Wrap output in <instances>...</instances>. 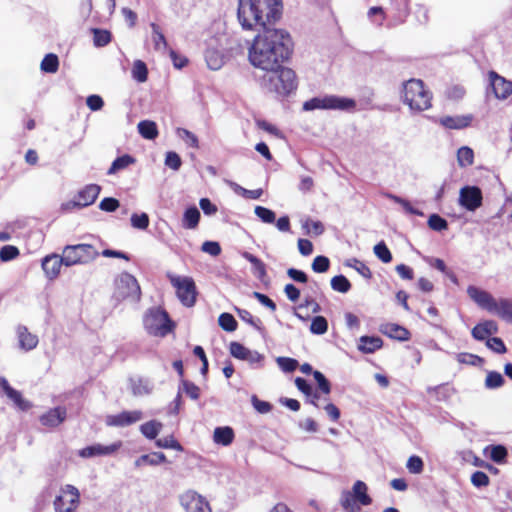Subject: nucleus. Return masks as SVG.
<instances>
[{
	"label": "nucleus",
	"instance_id": "1a4fd4ad",
	"mask_svg": "<svg viewBox=\"0 0 512 512\" xmlns=\"http://www.w3.org/2000/svg\"><path fill=\"white\" fill-rule=\"evenodd\" d=\"M62 254L66 260V267L86 264L99 255L94 246L90 244L67 245L63 248Z\"/></svg>",
	"mask_w": 512,
	"mask_h": 512
},
{
	"label": "nucleus",
	"instance_id": "bf43d9fd",
	"mask_svg": "<svg viewBox=\"0 0 512 512\" xmlns=\"http://www.w3.org/2000/svg\"><path fill=\"white\" fill-rule=\"evenodd\" d=\"M375 255L383 262L389 263L392 260V254L384 242H380L374 246Z\"/></svg>",
	"mask_w": 512,
	"mask_h": 512
},
{
	"label": "nucleus",
	"instance_id": "7ed1b4c3",
	"mask_svg": "<svg viewBox=\"0 0 512 512\" xmlns=\"http://www.w3.org/2000/svg\"><path fill=\"white\" fill-rule=\"evenodd\" d=\"M264 71L260 83L266 91L286 97L297 89V76L291 68L281 64L276 69Z\"/></svg>",
	"mask_w": 512,
	"mask_h": 512
},
{
	"label": "nucleus",
	"instance_id": "72a5a7b5",
	"mask_svg": "<svg viewBox=\"0 0 512 512\" xmlns=\"http://www.w3.org/2000/svg\"><path fill=\"white\" fill-rule=\"evenodd\" d=\"M139 134L147 140H154L158 136V128L154 121L143 120L137 125Z\"/></svg>",
	"mask_w": 512,
	"mask_h": 512
},
{
	"label": "nucleus",
	"instance_id": "2eb2a0df",
	"mask_svg": "<svg viewBox=\"0 0 512 512\" xmlns=\"http://www.w3.org/2000/svg\"><path fill=\"white\" fill-rule=\"evenodd\" d=\"M142 417L143 414L139 410L123 411L119 414L107 415L105 423L107 426L125 427L138 422Z\"/></svg>",
	"mask_w": 512,
	"mask_h": 512
},
{
	"label": "nucleus",
	"instance_id": "e2e57ef3",
	"mask_svg": "<svg viewBox=\"0 0 512 512\" xmlns=\"http://www.w3.org/2000/svg\"><path fill=\"white\" fill-rule=\"evenodd\" d=\"M276 362L279 368L286 373L293 372L298 366V361L289 357H278Z\"/></svg>",
	"mask_w": 512,
	"mask_h": 512
},
{
	"label": "nucleus",
	"instance_id": "338daca9",
	"mask_svg": "<svg viewBox=\"0 0 512 512\" xmlns=\"http://www.w3.org/2000/svg\"><path fill=\"white\" fill-rule=\"evenodd\" d=\"M156 445L160 448L165 449H175L177 451L182 450V446L179 444V442L173 437V436H167L164 438H160L156 441Z\"/></svg>",
	"mask_w": 512,
	"mask_h": 512
},
{
	"label": "nucleus",
	"instance_id": "a18cd8bd",
	"mask_svg": "<svg viewBox=\"0 0 512 512\" xmlns=\"http://www.w3.org/2000/svg\"><path fill=\"white\" fill-rule=\"evenodd\" d=\"M93 43L96 47H104L111 41V33L108 30L92 29Z\"/></svg>",
	"mask_w": 512,
	"mask_h": 512
},
{
	"label": "nucleus",
	"instance_id": "aec40b11",
	"mask_svg": "<svg viewBox=\"0 0 512 512\" xmlns=\"http://www.w3.org/2000/svg\"><path fill=\"white\" fill-rule=\"evenodd\" d=\"M16 335L18 338L19 348L23 351H31L38 345V336L29 332L28 328L24 325H18L16 328Z\"/></svg>",
	"mask_w": 512,
	"mask_h": 512
},
{
	"label": "nucleus",
	"instance_id": "603ef678",
	"mask_svg": "<svg viewBox=\"0 0 512 512\" xmlns=\"http://www.w3.org/2000/svg\"><path fill=\"white\" fill-rule=\"evenodd\" d=\"M181 392L183 391L192 400H198L200 397V388L191 381L182 380Z\"/></svg>",
	"mask_w": 512,
	"mask_h": 512
},
{
	"label": "nucleus",
	"instance_id": "8fccbe9b",
	"mask_svg": "<svg viewBox=\"0 0 512 512\" xmlns=\"http://www.w3.org/2000/svg\"><path fill=\"white\" fill-rule=\"evenodd\" d=\"M254 213L263 223L266 224H272L276 220L275 212L263 206H256Z\"/></svg>",
	"mask_w": 512,
	"mask_h": 512
},
{
	"label": "nucleus",
	"instance_id": "f3484780",
	"mask_svg": "<svg viewBox=\"0 0 512 512\" xmlns=\"http://www.w3.org/2000/svg\"><path fill=\"white\" fill-rule=\"evenodd\" d=\"M490 84L497 99H507L512 94V81L505 79L496 72L489 73Z\"/></svg>",
	"mask_w": 512,
	"mask_h": 512
},
{
	"label": "nucleus",
	"instance_id": "e433bc0d",
	"mask_svg": "<svg viewBox=\"0 0 512 512\" xmlns=\"http://www.w3.org/2000/svg\"><path fill=\"white\" fill-rule=\"evenodd\" d=\"M150 27L152 29V41H153L155 50H158V51L166 50L167 41H166V38H165L164 34L162 33L159 25H157L156 23L153 22L150 24Z\"/></svg>",
	"mask_w": 512,
	"mask_h": 512
},
{
	"label": "nucleus",
	"instance_id": "3c124183",
	"mask_svg": "<svg viewBox=\"0 0 512 512\" xmlns=\"http://www.w3.org/2000/svg\"><path fill=\"white\" fill-rule=\"evenodd\" d=\"M205 60L211 70H218L223 65V57L213 50L206 51Z\"/></svg>",
	"mask_w": 512,
	"mask_h": 512
},
{
	"label": "nucleus",
	"instance_id": "13d9d810",
	"mask_svg": "<svg viewBox=\"0 0 512 512\" xmlns=\"http://www.w3.org/2000/svg\"><path fill=\"white\" fill-rule=\"evenodd\" d=\"M389 198L392 199L395 203L397 204H400L403 209L405 210V212L409 213V214H412V215H417V216H423V212L420 211L419 209H416L414 208L411 203L406 200V199H403L399 196H396V195H389Z\"/></svg>",
	"mask_w": 512,
	"mask_h": 512
},
{
	"label": "nucleus",
	"instance_id": "5fc2aeb1",
	"mask_svg": "<svg viewBox=\"0 0 512 512\" xmlns=\"http://www.w3.org/2000/svg\"><path fill=\"white\" fill-rule=\"evenodd\" d=\"M406 468L411 474H420L424 469L423 460L417 455H412L407 460Z\"/></svg>",
	"mask_w": 512,
	"mask_h": 512
},
{
	"label": "nucleus",
	"instance_id": "c85d7f7f",
	"mask_svg": "<svg viewBox=\"0 0 512 512\" xmlns=\"http://www.w3.org/2000/svg\"><path fill=\"white\" fill-rule=\"evenodd\" d=\"M472 121V117L469 115L466 116H446L440 119V123L448 129H462L467 126Z\"/></svg>",
	"mask_w": 512,
	"mask_h": 512
},
{
	"label": "nucleus",
	"instance_id": "6e6552de",
	"mask_svg": "<svg viewBox=\"0 0 512 512\" xmlns=\"http://www.w3.org/2000/svg\"><path fill=\"white\" fill-rule=\"evenodd\" d=\"M80 505V492L74 485L60 487L53 501L54 512H76Z\"/></svg>",
	"mask_w": 512,
	"mask_h": 512
},
{
	"label": "nucleus",
	"instance_id": "ea45409f",
	"mask_svg": "<svg viewBox=\"0 0 512 512\" xmlns=\"http://www.w3.org/2000/svg\"><path fill=\"white\" fill-rule=\"evenodd\" d=\"M457 161L459 166L467 167L473 164L474 162V152L468 146H463L457 151Z\"/></svg>",
	"mask_w": 512,
	"mask_h": 512
},
{
	"label": "nucleus",
	"instance_id": "f704fd0d",
	"mask_svg": "<svg viewBox=\"0 0 512 512\" xmlns=\"http://www.w3.org/2000/svg\"><path fill=\"white\" fill-rule=\"evenodd\" d=\"M135 159L128 155H122L117 157L111 164L110 168L107 171L108 175L116 174L117 172L126 169L129 165L133 164Z\"/></svg>",
	"mask_w": 512,
	"mask_h": 512
},
{
	"label": "nucleus",
	"instance_id": "58836bf2",
	"mask_svg": "<svg viewBox=\"0 0 512 512\" xmlns=\"http://www.w3.org/2000/svg\"><path fill=\"white\" fill-rule=\"evenodd\" d=\"M340 504L347 512H358L360 510V506L355 501L353 494L348 490L341 493Z\"/></svg>",
	"mask_w": 512,
	"mask_h": 512
},
{
	"label": "nucleus",
	"instance_id": "774afa93",
	"mask_svg": "<svg viewBox=\"0 0 512 512\" xmlns=\"http://www.w3.org/2000/svg\"><path fill=\"white\" fill-rule=\"evenodd\" d=\"M330 261L326 256H317L312 262V269L316 273H324L329 269Z\"/></svg>",
	"mask_w": 512,
	"mask_h": 512
},
{
	"label": "nucleus",
	"instance_id": "a878e982",
	"mask_svg": "<svg viewBox=\"0 0 512 512\" xmlns=\"http://www.w3.org/2000/svg\"><path fill=\"white\" fill-rule=\"evenodd\" d=\"M380 332L399 341H407L410 338V332L403 326L395 323L382 324L380 326Z\"/></svg>",
	"mask_w": 512,
	"mask_h": 512
},
{
	"label": "nucleus",
	"instance_id": "69168bd1",
	"mask_svg": "<svg viewBox=\"0 0 512 512\" xmlns=\"http://www.w3.org/2000/svg\"><path fill=\"white\" fill-rule=\"evenodd\" d=\"M507 457V449L502 445L491 446L490 458L496 463H502Z\"/></svg>",
	"mask_w": 512,
	"mask_h": 512
},
{
	"label": "nucleus",
	"instance_id": "f257e3e1",
	"mask_svg": "<svg viewBox=\"0 0 512 512\" xmlns=\"http://www.w3.org/2000/svg\"><path fill=\"white\" fill-rule=\"evenodd\" d=\"M293 51V41L284 29H265L258 33L248 50L252 66L261 70H272L287 61Z\"/></svg>",
	"mask_w": 512,
	"mask_h": 512
},
{
	"label": "nucleus",
	"instance_id": "473e14b6",
	"mask_svg": "<svg viewBox=\"0 0 512 512\" xmlns=\"http://www.w3.org/2000/svg\"><path fill=\"white\" fill-rule=\"evenodd\" d=\"M132 393L135 396H143L150 394L154 389L152 381L144 378H138L131 381Z\"/></svg>",
	"mask_w": 512,
	"mask_h": 512
},
{
	"label": "nucleus",
	"instance_id": "9b49d317",
	"mask_svg": "<svg viewBox=\"0 0 512 512\" xmlns=\"http://www.w3.org/2000/svg\"><path fill=\"white\" fill-rule=\"evenodd\" d=\"M101 187L97 184H88L82 188L71 201L63 203L61 209L71 211L75 208H84L92 205L98 198Z\"/></svg>",
	"mask_w": 512,
	"mask_h": 512
},
{
	"label": "nucleus",
	"instance_id": "9d476101",
	"mask_svg": "<svg viewBox=\"0 0 512 512\" xmlns=\"http://www.w3.org/2000/svg\"><path fill=\"white\" fill-rule=\"evenodd\" d=\"M140 294V286L133 275L124 272L115 279V291L113 296L118 301L125 299L138 301Z\"/></svg>",
	"mask_w": 512,
	"mask_h": 512
},
{
	"label": "nucleus",
	"instance_id": "0e129e2a",
	"mask_svg": "<svg viewBox=\"0 0 512 512\" xmlns=\"http://www.w3.org/2000/svg\"><path fill=\"white\" fill-rule=\"evenodd\" d=\"M132 227L140 230H145L149 226V217L146 213H134L131 216Z\"/></svg>",
	"mask_w": 512,
	"mask_h": 512
},
{
	"label": "nucleus",
	"instance_id": "4c0bfd02",
	"mask_svg": "<svg viewBox=\"0 0 512 512\" xmlns=\"http://www.w3.org/2000/svg\"><path fill=\"white\" fill-rule=\"evenodd\" d=\"M162 429V423L151 420L140 426L141 433L148 439H155Z\"/></svg>",
	"mask_w": 512,
	"mask_h": 512
},
{
	"label": "nucleus",
	"instance_id": "a19ab883",
	"mask_svg": "<svg viewBox=\"0 0 512 512\" xmlns=\"http://www.w3.org/2000/svg\"><path fill=\"white\" fill-rule=\"evenodd\" d=\"M132 77L137 82L143 83L147 80L148 69L142 60H135L132 67Z\"/></svg>",
	"mask_w": 512,
	"mask_h": 512
},
{
	"label": "nucleus",
	"instance_id": "4468645a",
	"mask_svg": "<svg viewBox=\"0 0 512 512\" xmlns=\"http://www.w3.org/2000/svg\"><path fill=\"white\" fill-rule=\"evenodd\" d=\"M66 266L65 257L58 254L46 255L42 261L41 266L47 279L55 280L61 272V267Z\"/></svg>",
	"mask_w": 512,
	"mask_h": 512
},
{
	"label": "nucleus",
	"instance_id": "6e6d98bb",
	"mask_svg": "<svg viewBox=\"0 0 512 512\" xmlns=\"http://www.w3.org/2000/svg\"><path fill=\"white\" fill-rule=\"evenodd\" d=\"M428 226L434 231H443L448 227V222L438 214H432L428 219Z\"/></svg>",
	"mask_w": 512,
	"mask_h": 512
},
{
	"label": "nucleus",
	"instance_id": "c9c22d12",
	"mask_svg": "<svg viewBox=\"0 0 512 512\" xmlns=\"http://www.w3.org/2000/svg\"><path fill=\"white\" fill-rule=\"evenodd\" d=\"M307 307H311L312 313H314V314H317V313H319L321 311V306L319 305V303H317L312 298H306L303 303H301L299 306H297L294 309L295 317H297L299 320H301L303 322L308 321L309 316L308 315L307 316H303L300 313V310H302L303 308H307Z\"/></svg>",
	"mask_w": 512,
	"mask_h": 512
},
{
	"label": "nucleus",
	"instance_id": "20e7f679",
	"mask_svg": "<svg viewBox=\"0 0 512 512\" xmlns=\"http://www.w3.org/2000/svg\"><path fill=\"white\" fill-rule=\"evenodd\" d=\"M402 98L414 111H424L431 107V94L418 79H410L404 84Z\"/></svg>",
	"mask_w": 512,
	"mask_h": 512
},
{
	"label": "nucleus",
	"instance_id": "0eeeda50",
	"mask_svg": "<svg viewBox=\"0 0 512 512\" xmlns=\"http://www.w3.org/2000/svg\"><path fill=\"white\" fill-rule=\"evenodd\" d=\"M167 278L176 289L180 302L186 307H192L195 304L197 294L194 280L188 276H179L172 273H168Z\"/></svg>",
	"mask_w": 512,
	"mask_h": 512
},
{
	"label": "nucleus",
	"instance_id": "864d4df0",
	"mask_svg": "<svg viewBox=\"0 0 512 512\" xmlns=\"http://www.w3.org/2000/svg\"><path fill=\"white\" fill-rule=\"evenodd\" d=\"M504 378L503 376L496 371H491L487 374L485 379V386L488 389H496L503 385Z\"/></svg>",
	"mask_w": 512,
	"mask_h": 512
},
{
	"label": "nucleus",
	"instance_id": "393cba45",
	"mask_svg": "<svg viewBox=\"0 0 512 512\" xmlns=\"http://www.w3.org/2000/svg\"><path fill=\"white\" fill-rule=\"evenodd\" d=\"M491 314H494L502 320L512 323V299H496Z\"/></svg>",
	"mask_w": 512,
	"mask_h": 512
},
{
	"label": "nucleus",
	"instance_id": "a211bd4d",
	"mask_svg": "<svg viewBox=\"0 0 512 512\" xmlns=\"http://www.w3.org/2000/svg\"><path fill=\"white\" fill-rule=\"evenodd\" d=\"M468 296L482 309L492 311L496 299L487 291L470 285L467 288Z\"/></svg>",
	"mask_w": 512,
	"mask_h": 512
},
{
	"label": "nucleus",
	"instance_id": "6ab92c4d",
	"mask_svg": "<svg viewBox=\"0 0 512 512\" xmlns=\"http://www.w3.org/2000/svg\"><path fill=\"white\" fill-rule=\"evenodd\" d=\"M392 18L389 26L402 24L409 15V0H390Z\"/></svg>",
	"mask_w": 512,
	"mask_h": 512
},
{
	"label": "nucleus",
	"instance_id": "09e8293b",
	"mask_svg": "<svg viewBox=\"0 0 512 512\" xmlns=\"http://www.w3.org/2000/svg\"><path fill=\"white\" fill-rule=\"evenodd\" d=\"M219 326L227 331V332H233L237 328V321L230 313H222L220 314L218 318Z\"/></svg>",
	"mask_w": 512,
	"mask_h": 512
},
{
	"label": "nucleus",
	"instance_id": "49530a36",
	"mask_svg": "<svg viewBox=\"0 0 512 512\" xmlns=\"http://www.w3.org/2000/svg\"><path fill=\"white\" fill-rule=\"evenodd\" d=\"M331 288L340 293H347L351 289V283L345 276L337 275L331 279Z\"/></svg>",
	"mask_w": 512,
	"mask_h": 512
},
{
	"label": "nucleus",
	"instance_id": "b1692460",
	"mask_svg": "<svg viewBox=\"0 0 512 512\" xmlns=\"http://www.w3.org/2000/svg\"><path fill=\"white\" fill-rule=\"evenodd\" d=\"M498 332V325L493 320H485L478 323L471 331L474 339L484 341L490 339L489 337Z\"/></svg>",
	"mask_w": 512,
	"mask_h": 512
},
{
	"label": "nucleus",
	"instance_id": "37998d69",
	"mask_svg": "<svg viewBox=\"0 0 512 512\" xmlns=\"http://www.w3.org/2000/svg\"><path fill=\"white\" fill-rule=\"evenodd\" d=\"M59 67V60L57 55L55 54H47L40 65V68L45 73H55L57 72Z\"/></svg>",
	"mask_w": 512,
	"mask_h": 512
},
{
	"label": "nucleus",
	"instance_id": "4d7b16f0",
	"mask_svg": "<svg viewBox=\"0 0 512 512\" xmlns=\"http://www.w3.org/2000/svg\"><path fill=\"white\" fill-rule=\"evenodd\" d=\"M19 254V249L16 246L5 245L0 249V260L2 262H8L17 258Z\"/></svg>",
	"mask_w": 512,
	"mask_h": 512
},
{
	"label": "nucleus",
	"instance_id": "423d86ee",
	"mask_svg": "<svg viewBox=\"0 0 512 512\" xmlns=\"http://www.w3.org/2000/svg\"><path fill=\"white\" fill-rule=\"evenodd\" d=\"M144 327L150 335L164 337L173 329V324L166 311L151 308L143 319Z\"/></svg>",
	"mask_w": 512,
	"mask_h": 512
},
{
	"label": "nucleus",
	"instance_id": "f03ea898",
	"mask_svg": "<svg viewBox=\"0 0 512 512\" xmlns=\"http://www.w3.org/2000/svg\"><path fill=\"white\" fill-rule=\"evenodd\" d=\"M283 13L282 0H239L237 18L242 29L265 31L272 29Z\"/></svg>",
	"mask_w": 512,
	"mask_h": 512
},
{
	"label": "nucleus",
	"instance_id": "ddd939ff",
	"mask_svg": "<svg viewBox=\"0 0 512 512\" xmlns=\"http://www.w3.org/2000/svg\"><path fill=\"white\" fill-rule=\"evenodd\" d=\"M482 191L477 186H464L459 192V204L468 211H475L482 205Z\"/></svg>",
	"mask_w": 512,
	"mask_h": 512
},
{
	"label": "nucleus",
	"instance_id": "79ce46f5",
	"mask_svg": "<svg viewBox=\"0 0 512 512\" xmlns=\"http://www.w3.org/2000/svg\"><path fill=\"white\" fill-rule=\"evenodd\" d=\"M310 332L314 335H323L328 330V321L323 316H315L311 320Z\"/></svg>",
	"mask_w": 512,
	"mask_h": 512
},
{
	"label": "nucleus",
	"instance_id": "de8ad7c7",
	"mask_svg": "<svg viewBox=\"0 0 512 512\" xmlns=\"http://www.w3.org/2000/svg\"><path fill=\"white\" fill-rule=\"evenodd\" d=\"M177 136L182 139L188 146L192 148H198L199 147V141L197 136L192 133L191 131L185 129V128H177L176 130Z\"/></svg>",
	"mask_w": 512,
	"mask_h": 512
},
{
	"label": "nucleus",
	"instance_id": "2f4dec72",
	"mask_svg": "<svg viewBox=\"0 0 512 512\" xmlns=\"http://www.w3.org/2000/svg\"><path fill=\"white\" fill-rule=\"evenodd\" d=\"M242 256L252 264L253 274L259 280H263L267 275L265 264L258 257L254 256L249 252H243Z\"/></svg>",
	"mask_w": 512,
	"mask_h": 512
},
{
	"label": "nucleus",
	"instance_id": "5701e85b",
	"mask_svg": "<svg viewBox=\"0 0 512 512\" xmlns=\"http://www.w3.org/2000/svg\"><path fill=\"white\" fill-rule=\"evenodd\" d=\"M66 416V408L59 406L48 410L40 416L39 420L43 426L57 427L66 419Z\"/></svg>",
	"mask_w": 512,
	"mask_h": 512
},
{
	"label": "nucleus",
	"instance_id": "412c9836",
	"mask_svg": "<svg viewBox=\"0 0 512 512\" xmlns=\"http://www.w3.org/2000/svg\"><path fill=\"white\" fill-rule=\"evenodd\" d=\"M0 390L21 410H27L31 407V404L23 399L22 394L12 388L4 377H0Z\"/></svg>",
	"mask_w": 512,
	"mask_h": 512
},
{
	"label": "nucleus",
	"instance_id": "7c9ffc66",
	"mask_svg": "<svg viewBox=\"0 0 512 512\" xmlns=\"http://www.w3.org/2000/svg\"><path fill=\"white\" fill-rule=\"evenodd\" d=\"M200 212L195 206H191L187 208L182 217V227L185 229H195L197 228L200 220Z\"/></svg>",
	"mask_w": 512,
	"mask_h": 512
},
{
	"label": "nucleus",
	"instance_id": "39448f33",
	"mask_svg": "<svg viewBox=\"0 0 512 512\" xmlns=\"http://www.w3.org/2000/svg\"><path fill=\"white\" fill-rule=\"evenodd\" d=\"M302 108L304 111L319 109L353 112L356 108V101L348 97L326 94L305 101Z\"/></svg>",
	"mask_w": 512,
	"mask_h": 512
},
{
	"label": "nucleus",
	"instance_id": "bb28decb",
	"mask_svg": "<svg viewBox=\"0 0 512 512\" xmlns=\"http://www.w3.org/2000/svg\"><path fill=\"white\" fill-rule=\"evenodd\" d=\"M351 493L357 503L363 506L370 505L372 503L371 497L368 495V487L366 483L361 480H357L353 486Z\"/></svg>",
	"mask_w": 512,
	"mask_h": 512
},
{
	"label": "nucleus",
	"instance_id": "680f3d73",
	"mask_svg": "<svg viewBox=\"0 0 512 512\" xmlns=\"http://www.w3.org/2000/svg\"><path fill=\"white\" fill-rule=\"evenodd\" d=\"M237 312L238 316L242 321L248 323L249 325H251L252 327L259 331L262 329L261 320L258 318H254V316L249 311L245 309H237Z\"/></svg>",
	"mask_w": 512,
	"mask_h": 512
},
{
	"label": "nucleus",
	"instance_id": "4be33fe9",
	"mask_svg": "<svg viewBox=\"0 0 512 512\" xmlns=\"http://www.w3.org/2000/svg\"><path fill=\"white\" fill-rule=\"evenodd\" d=\"M0 390L21 410H27L31 407V404L23 399L22 394L12 388L4 377H0Z\"/></svg>",
	"mask_w": 512,
	"mask_h": 512
},
{
	"label": "nucleus",
	"instance_id": "052dcab7",
	"mask_svg": "<svg viewBox=\"0 0 512 512\" xmlns=\"http://www.w3.org/2000/svg\"><path fill=\"white\" fill-rule=\"evenodd\" d=\"M347 265L349 267L354 268L361 276H363L366 279H370L372 277V272L370 268L362 261H359L357 259H351L347 263Z\"/></svg>",
	"mask_w": 512,
	"mask_h": 512
},
{
	"label": "nucleus",
	"instance_id": "dca6fc26",
	"mask_svg": "<svg viewBox=\"0 0 512 512\" xmlns=\"http://www.w3.org/2000/svg\"><path fill=\"white\" fill-rule=\"evenodd\" d=\"M122 447L121 441H116L110 445H102L100 443L87 446L79 451L82 458H92L97 456H110Z\"/></svg>",
	"mask_w": 512,
	"mask_h": 512
},
{
	"label": "nucleus",
	"instance_id": "c03bdc74",
	"mask_svg": "<svg viewBox=\"0 0 512 512\" xmlns=\"http://www.w3.org/2000/svg\"><path fill=\"white\" fill-rule=\"evenodd\" d=\"M428 394H435L438 401H444L450 398L453 393V389L448 385H438L427 388Z\"/></svg>",
	"mask_w": 512,
	"mask_h": 512
},
{
	"label": "nucleus",
	"instance_id": "f8f14e48",
	"mask_svg": "<svg viewBox=\"0 0 512 512\" xmlns=\"http://www.w3.org/2000/svg\"><path fill=\"white\" fill-rule=\"evenodd\" d=\"M179 501L185 512H212L207 499L194 490L183 492Z\"/></svg>",
	"mask_w": 512,
	"mask_h": 512
},
{
	"label": "nucleus",
	"instance_id": "c756f323",
	"mask_svg": "<svg viewBox=\"0 0 512 512\" xmlns=\"http://www.w3.org/2000/svg\"><path fill=\"white\" fill-rule=\"evenodd\" d=\"M383 341L380 337L375 336H361L359 339L358 349L363 353H373L380 349Z\"/></svg>",
	"mask_w": 512,
	"mask_h": 512
},
{
	"label": "nucleus",
	"instance_id": "cd10ccee",
	"mask_svg": "<svg viewBox=\"0 0 512 512\" xmlns=\"http://www.w3.org/2000/svg\"><path fill=\"white\" fill-rule=\"evenodd\" d=\"M235 434L231 427H216L213 432L214 443L222 446H229L234 440Z\"/></svg>",
	"mask_w": 512,
	"mask_h": 512
}]
</instances>
